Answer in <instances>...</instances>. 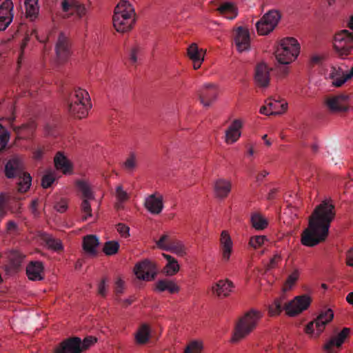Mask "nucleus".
<instances>
[{"label": "nucleus", "mask_w": 353, "mask_h": 353, "mask_svg": "<svg viewBox=\"0 0 353 353\" xmlns=\"http://www.w3.org/2000/svg\"><path fill=\"white\" fill-rule=\"evenodd\" d=\"M281 19L277 10H270L265 13L256 23V30L260 35H267L276 28Z\"/></svg>", "instance_id": "obj_8"}, {"label": "nucleus", "mask_w": 353, "mask_h": 353, "mask_svg": "<svg viewBox=\"0 0 353 353\" xmlns=\"http://www.w3.org/2000/svg\"><path fill=\"white\" fill-rule=\"evenodd\" d=\"M54 165L56 170L64 175H71L74 172L73 163L62 152H58L55 154Z\"/></svg>", "instance_id": "obj_25"}, {"label": "nucleus", "mask_w": 353, "mask_h": 353, "mask_svg": "<svg viewBox=\"0 0 353 353\" xmlns=\"http://www.w3.org/2000/svg\"><path fill=\"white\" fill-rule=\"evenodd\" d=\"M46 245L48 248L54 250H61L63 249V245L59 239H54L51 236L46 238Z\"/></svg>", "instance_id": "obj_55"}, {"label": "nucleus", "mask_w": 353, "mask_h": 353, "mask_svg": "<svg viewBox=\"0 0 353 353\" xmlns=\"http://www.w3.org/2000/svg\"><path fill=\"white\" fill-rule=\"evenodd\" d=\"M168 251L179 256H184L187 254V248L184 243L179 240L172 241Z\"/></svg>", "instance_id": "obj_42"}, {"label": "nucleus", "mask_w": 353, "mask_h": 353, "mask_svg": "<svg viewBox=\"0 0 353 353\" xmlns=\"http://www.w3.org/2000/svg\"><path fill=\"white\" fill-rule=\"evenodd\" d=\"M24 3L27 17L35 18L39 12L38 0H25Z\"/></svg>", "instance_id": "obj_43"}, {"label": "nucleus", "mask_w": 353, "mask_h": 353, "mask_svg": "<svg viewBox=\"0 0 353 353\" xmlns=\"http://www.w3.org/2000/svg\"><path fill=\"white\" fill-rule=\"evenodd\" d=\"M335 214L334 204L331 199H325L317 205L308 219L307 228L302 232V245L314 247L325 241Z\"/></svg>", "instance_id": "obj_2"}, {"label": "nucleus", "mask_w": 353, "mask_h": 353, "mask_svg": "<svg viewBox=\"0 0 353 353\" xmlns=\"http://www.w3.org/2000/svg\"><path fill=\"white\" fill-rule=\"evenodd\" d=\"M125 290V281L121 278H117L115 281V292L122 294Z\"/></svg>", "instance_id": "obj_59"}, {"label": "nucleus", "mask_w": 353, "mask_h": 353, "mask_svg": "<svg viewBox=\"0 0 353 353\" xmlns=\"http://www.w3.org/2000/svg\"><path fill=\"white\" fill-rule=\"evenodd\" d=\"M133 272L138 279L150 281L156 277L157 268L155 263L145 259L135 264Z\"/></svg>", "instance_id": "obj_10"}, {"label": "nucleus", "mask_w": 353, "mask_h": 353, "mask_svg": "<svg viewBox=\"0 0 353 353\" xmlns=\"http://www.w3.org/2000/svg\"><path fill=\"white\" fill-rule=\"evenodd\" d=\"M235 288L234 283L229 279H221L213 283L210 290L216 297L224 299L230 296Z\"/></svg>", "instance_id": "obj_18"}, {"label": "nucleus", "mask_w": 353, "mask_h": 353, "mask_svg": "<svg viewBox=\"0 0 353 353\" xmlns=\"http://www.w3.org/2000/svg\"><path fill=\"white\" fill-rule=\"evenodd\" d=\"M141 52V48L137 46L132 47L130 52V59L132 63L138 61V57Z\"/></svg>", "instance_id": "obj_58"}, {"label": "nucleus", "mask_w": 353, "mask_h": 353, "mask_svg": "<svg viewBox=\"0 0 353 353\" xmlns=\"http://www.w3.org/2000/svg\"><path fill=\"white\" fill-rule=\"evenodd\" d=\"M251 223L256 230H263L268 227L267 219L261 214L255 213L251 216Z\"/></svg>", "instance_id": "obj_41"}, {"label": "nucleus", "mask_w": 353, "mask_h": 353, "mask_svg": "<svg viewBox=\"0 0 353 353\" xmlns=\"http://www.w3.org/2000/svg\"><path fill=\"white\" fill-rule=\"evenodd\" d=\"M10 196L8 193L1 192L0 193V219L1 220L8 215L10 210L8 205Z\"/></svg>", "instance_id": "obj_44"}, {"label": "nucleus", "mask_w": 353, "mask_h": 353, "mask_svg": "<svg viewBox=\"0 0 353 353\" xmlns=\"http://www.w3.org/2000/svg\"><path fill=\"white\" fill-rule=\"evenodd\" d=\"M219 248L222 261L225 263H229L234 253V242L227 230L221 232Z\"/></svg>", "instance_id": "obj_17"}, {"label": "nucleus", "mask_w": 353, "mask_h": 353, "mask_svg": "<svg viewBox=\"0 0 353 353\" xmlns=\"http://www.w3.org/2000/svg\"><path fill=\"white\" fill-rule=\"evenodd\" d=\"M218 87L214 83H205L199 90L200 103L204 108H210L217 99Z\"/></svg>", "instance_id": "obj_16"}, {"label": "nucleus", "mask_w": 353, "mask_h": 353, "mask_svg": "<svg viewBox=\"0 0 353 353\" xmlns=\"http://www.w3.org/2000/svg\"><path fill=\"white\" fill-rule=\"evenodd\" d=\"M151 329L147 324L141 325L135 334V340L138 344L146 343L150 337Z\"/></svg>", "instance_id": "obj_36"}, {"label": "nucleus", "mask_w": 353, "mask_h": 353, "mask_svg": "<svg viewBox=\"0 0 353 353\" xmlns=\"http://www.w3.org/2000/svg\"><path fill=\"white\" fill-rule=\"evenodd\" d=\"M234 43L240 52H248L251 48L250 33L248 28L239 26L233 30Z\"/></svg>", "instance_id": "obj_12"}, {"label": "nucleus", "mask_w": 353, "mask_h": 353, "mask_svg": "<svg viewBox=\"0 0 353 353\" xmlns=\"http://www.w3.org/2000/svg\"><path fill=\"white\" fill-rule=\"evenodd\" d=\"M288 108V103L285 101L268 99L263 105L260 108L259 112L264 115L281 114Z\"/></svg>", "instance_id": "obj_22"}, {"label": "nucleus", "mask_w": 353, "mask_h": 353, "mask_svg": "<svg viewBox=\"0 0 353 353\" xmlns=\"http://www.w3.org/2000/svg\"><path fill=\"white\" fill-rule=\"evenodd\" d=\"M334 48L341 56L348 54L353 49V32L343 30L336 34Z\"/></svg>", "instance_id": "obj_9"}, {"label": "nucleus", "mask_w": 353, "mask_h": 353, "mask_svg": "<svg viewBox=\"0 0 353 353\" xmlns=\"http://www.w3.org/2000/svg\"><path fill=\"white\" fill-rule=\"evenodd\" d=\"M204 350V342L200 339L190 340L184 347L183 353H202Z\"/></svg>", "instance_id": "obj_34"}, {"label": "nucleus", "mask_w": 353, "mask_h": 353, "mask_svg": "<svg viewBox=\"0 0 353 353\" xmlns=\"http://www.w3.org/2000/svg\"><path fill=\"white\" fill-rule=\"evenodd\" d=\"M116 230L121 238L127 239L130 236V227L124 223H120L116 225Z\"/></svg>", "instance_id": "obj_54"}, {"label": "nucleus", "mask_w": 353, "mask_h": 353, "mask_svg": "<svg viewBox=\"0 0 353 353\" xmlns=\"http://www.w3.org/2000/svg\"><path fill=\"white\" fill-rule=\"evenodd\" d=\"M301 46L299 41L293 37H285L279 40L274 50V57L280 65H290L299 56Z\"/></svg>", "instance_id": "obj_6"}, {"label": "nucleus", "mask_w": 353, "mask_h": 353, "mask_svg": "<svg viewBox=\"0 0 353 353\" xmlns=\"http://www.w3.org/2000/svg\"><path fill=\"white\" fill-rule=\"evenodd\" d=\"M262 317L259 310L252 309L236 321L231 337V342L237 343L249 336L256 327Z\"/></svg>", "instance_id": "obj_4"}, {"label": "nucleus", "mask_w": 353, "mask_h": 353, "mask_svg": "<svg viewBox=\"0 0 353 353\" xmlns=\"http://www.w3.org/2000/svg\"><path fill=\"white\" fill-rule=\"evenodd\" d=\"M26 274L30 280L41 281L44 278V267L41 262L32 261L26 268Z\"/></svg>", "instance_id": "obj_30"}, {"label": "nucleus", "mask_w": 353, "mask_h": 353, "mask_svg": "<svg viewBox=\"0 0 353 353\" xmlns=\"http://www.w3.org/2000/svg\"><path fill=\"white\" fill-rule=\"evenodd\" d=\"M311 303L312 298L310 296L302 294L294 297L285 303L283 309L288 316L294 317L307 310L310 307Z\"/></svg>", "instance_id": "obj_7"}, {"label": "nucleus", "mask_w": 353, "mask_h": 353, "mask_svg": "<svg viewBox=\"0 0 353 353\" xmlns=\"http://www.w3.org/2000/svg\"><path fill=\"white\" fill-rule=\"evenodd\" d=\"M243 125V119H234L231 121L224 133V141L227 145H233L240 139Z\"/></svg>", "instance_id": "obj_15"}, {"label": "nucleus", "mask_w": 353, "mask_h": 353, "mask_svg": "<svg viewBox=\"0 0 353 353\" xmlns=\"http://www.w3.org/2000/svg\"><path fill=\"white\" fill-rule=\"evenodd\" d=\"M268 241L266 236L264 235H256L251 236L249 241V245L252 248L256 250L263 245Z\"/></svg>", "instance_id": "obj_52"}, {"label": "nucleus", "mask_w": 353, "mask_h": 353, "mask_svg": "<svg viewBox=\"0 0 353 353\" xmlns=\"http://www.w3.org/2000/svg\"><path fill=\"white\" fill-rule=\"evenodd\" d=\"M350 333V329L344 327L339 333L332 338L325 345L327 353H335L336 349L339 348L345 342Z\"/></svg>", "instance_id": "obj_26"}, {"label": "nucleus", "mask_w": 353, "mask_h": 353, "mask_svg": "<svg viewBox=\"0 0 353 353\" xmlns=\"http://www.w3.org/2000/svg\"><path fill=\"white\" fill-rule=\"evenodd\" d=\"M270 66L263 61L258 63L254 68V81L260 89H267L270 85Z\"/></svg>", "instance_id": "obj_14"}, {"label": "nucleus", "mask_w": 353, "mask_h": 353, "mask_svg": "<svg viewBox=\"0 0 353 353\" xmlns=\"http://www.w3.org/2000/svg\"><path fill=\"white\" fill-rule=\"evenodd\" d=\"M57 58L61 61L66 60L71 54L70 47L66 37L61 34L56 45Z\"/></svg>", "instance_id": "obj_31"}, {"label": "nucleus", "mask_w": 353, "mask_h": 353, "mask_svg": "<svg viewBox=\"0 0 353 353\" xmlns=\"http://www.w3.org/2000/svg\"><path fill=\"white\" fill-rule=\"evenodd\" d=\"M154 290L158 292L168 291L170 294H176L179 292L180 287L174 281L164 279L155 283Z\"/></svg>", "instance_id": "obj_32"}, {"label": "nucleus", "mask_w": 353, "mask_h": 353, "mask_svg": "<svg viewBox=\"0 0 353 353\" xmlns=\"http://www.w3.org/2000/svg\"><path fill=\"white\" fill-rule=\"evenodd\" d=\"M325 104L332 113L347 112L350 107V97L346 94L331 96L325 99Z\"/></svg>", "instance_id": "obj_13"}, {"label": "nucleus", "mask_w": 353, "mask_h": 353, "mask_svg": "<svg viewBox=\"0 0 353 353\" xmlns=\"http://www.w3.org/2000/svg\"><path fill=\"white\" fill-rule=\"evenodd\" d=\"M172 241V235L168 232H165L159 236L158 240L155 241V243L158 248L168 251Z\"/></svg>", "instance_id": "obj_45"}, {"label": "nucleus", "mask_w": 353, "mask_h": 353, "mask_svg": "<svg viewBox=\"0 0 353 353\" xmlns=\"http://www.w3.org/2000/svg\"><path fill=\"white\" fill-rule=\"evenodd\" d=\"M92 106L90 96L85 89L76 87L72 90L67 102V110L72 117L79 119L86 117Z\"/></svg>", "instance_id": "obj_3"}, {"label": "nucleus", "mask_w": 353, "mask_h": 353, "mask_svg": "<svg viewBox=\"0 0 353 353\" xmlns=\"http://www.w3.org/2000/svg\"><path fill=\"white\" fill-rule=\"evenodd\" d=\"M137 165V156L132 153L130 154L123 163V168L128 172H133Z\"/></svg>", "instance_id": "obj_51"}, {"label": "nucleus", "mask_w": 353, "mask_h": 353, "mask_svg": "<svg viewBox=\"0 0 353 353\" xmlns=\"http://www.w3.org/2000/svg\"><path fill=\"white\" fill-rule=\"evenodd\" d=\"M232 182L230 179L219 177L212 183V192L215 199L218 200L225 199L232 191Z\"/></svg>", "instance_id": "obj_19"}, {"label": "nucleus", "mask_w": 353, "mask_h": 353, "mask_svg": "<svg viewBox=\"0 0 353 353\" xmlns=\"http://www.w3.org/2000/svg\"><path fill=\"white\" fill-rule=\"evenodd\" d=\"M282 256L281 254L279 252L275 253L269 261V263L268 264V268L269 269H273L275 268L279 263L281 261Z\"/></svg>", "instance_id": "obj_56"}, {"label": "nucleus", "mask_w": 353, "mask_h": 353, "mask_svg": "<svg viewBox=\"0 0 353 353\" xmlns=\"http://www.w3.org/2000/svg\"><path fill=\"white\" fill-rule=\"evenodd\" d=\"M24 158L19 154L12 156L5 165V174L8 179L19 176L23 172Z\"/></svg>", "instance_id": "obj_20"}, {"label": "nucleus", "mask_w": 353, "mask_h": 353, "mask_svg": "<svg viewBox=\"0 0 353 353\" xmlns=\"http://www.w3.org/2000/svg\"><path fill=\"white\" fill-rule=\"evenodd\" d=\"M334 312L330 308L324 309L320 311L316 319L319 325L325 330L326 326L332 322L334 319Z\"/></svg>", "instance_id": "obj_35"}, {"label": "nucleus", "mask_w": 353, "mask_h": 353, "mask_svg": "<svg viewBox=\"0 0 353 353\" xmlns=\"http://www.w3.org/2000/svg\"><path fill=\"white\" fill-rule=\"evenodd\" d=\"M97 342V339L93 336H89L81 342V352L83 350H86L89 348L91 345H94Z\"/></svg>", "instance_id": "obj_57"}, {"label": "nucleus", "mask_w": 353, "mask_h": 353, "mask_svg": "<svg viewBox=\"0 0 353 353\" xmlns=\"http://www.w3.org/2000/svg\"><path fill=\"white\" fill-rule=\"evenodd\" d=\"M13 3L5 0L0 6V30H6L13 20Z\"/></svg>", "instance_id": "obj_24"}, {"label": "nucleus", "mask_w": 353, "mask_h": 353, "mask_svg": "<svg viewBox=\"0 0 353 353\" xmlns=\"http://www.w3.org/2000/svg\"><path fill=\"white\" fill-rule=\"evenodd\" d=\"M300 276V270L294 269L287 276L285 281L283 283L282 291L285 292L290 291L295 286Z\"/></svg>", "instance_id": "obj_38"}, {"label": "nucleus", "mask_w": 353, "mask_h": 353, "mask_svg": "<svg viewBox=\"0 0 353 353\" xmlns=\"http://www.w3.org/2000/svg\"><path fill=\"white\" fill-rule=\"evenodd\" d=\"M346 263L347 265L353 267V248L350 249L347 252Z\"/></svg>", "instance_id": "obj_63"}, {"label": "nucleus", "mask_w": 353, "mask_h": 353, "mask_svg": "<svg viewBox=\"0 0 353 353\" xmlns=\"http://www.w3.org/2000/svg\"><path fill=\"white\" fill-rule=\"evenodd\" d=\"M56 179V174L54 172H46L41 180V185L43 188H48L54 182Z\"/></svg>", "instance_id": "obj_53"}, {"label": "nucleus", "mask_w": 353, "mask_h": 353, "mask_svg": "<svg viewBox=\"0 0 353 353\" xmlns=\"http://www.w3.org/2000/svg\"><path fill=\"white\" fill-rule=\"evenodd\" d=\"M54 208L59 212H64L68 209V203L65 200H61L55 205Z\"/></svg>", "instance_id": "obj_61"}, {"label": "nucleus", "mask_w": 353, "mask_h": 353, "mask_svg": "<svg viewBox=\"0 0 353 353\" xmlns=\"http://www.w3.org/2000/svg\"><path fill=\"white\" fill-rule=\"evenodd\" d=\"M323 332V327L315 319L308 323L305 328L306 334L313 339L318 338Z\"/></svg>", "instance_id": "obj_39"}, {"label": "nucleus", "mask_w": 353, "mask_h": 353, "mask_svg": "<svg viewBox=\"0 0 353 353\" xmlns=\"http://www.w3.org/2000/svg\"><path fill=\"white\" fill-rule=\"evenodd\" d=\"M19 191L21 192H25L28 191L31 185L32 178L28 173H22L19 176Z\"/></svg>", "instance_id": "obj_48"}, {"label": "nucleus", "mask_w": 353, "mask_h": 353, "mask_svg": "<svg viewBox=\"0 0 353 353\" xmlns=\"http://www.w3.org/2000/svg\"><path fill=\"white\" fill-rule=\"evenodd\" d=\"M218 11L228 19H233L237 16L236 6L231 2H225L218 8Z\"/></svg>", "instance_id": "obj_37"}, {"label": "nucleus", "mask_w": 353, "mask_h": 353, "mask_svg": "<svg viewBox=\"0 0 353 353\" xmlns=\"http://www.w3.org/2000/svg\"><path fill=\"white\" fill-rule=\"evenodd\" d=\"M162 256L166 260L162 270L163 273L167 276L176 275L181 269L178 260L170 254L163 253Z\"/></svg>", "instance_id": "obj_29"}, {"label": "nucleus", "mask_w": 353, "mask_h": 353, "mask_svg": "<svg viewBox=\"0 0 353 353\" xmlns=\"http://www.w3.org/2000/svg\"><path fill=\"white\" fill-rule=\"evenodd\" d=\"M94 200H83L81 203V218L83 221L94 220L96 216L91 207V202Z\"/></svg>", "instance_id": "obj_40"}, {"label": "nucleus", "mask_w": 353, "mask_h": 353, "mask_svg": "<svg viewBox=\"0 0 353 353\" xmlns=\"http://www.w3.org/2000/svg\"><path fill=\"white\" fill-rule=\"evenodd\" d=\"M135 10L126 0L120 1L114 9L113 25L118 32L125 33L131 30L135 23Z\"/></svg>", "instance_id": "obj_5"}, {"label": "nucleus", "mask_w": 353, "mask_h": 353, "mask_svg": "<svg viewBox=\"0 0 353 353\" xmlns=\"http://www.w3.org/2000/svg\"><path fill=\"white\" fill-rule=\"evenodd\" d=\"M144 207L152 214H159L164 208L163 195L155 192L145 197Z\"/></svg>", "instance_id": "obj_21"}, {"label": "nucleus", "mask_w": 353, "mask_h": 353, "mask_svg": "<svg viewBox=\"0 0 353 353\" xmlns=\"http://www.w3.org/2000/svg\"><path fill=\"white\" fill-rule=\"evenodd\" d=\"M206 50L201 48L196 43H192L187 48V55L192 61L193 68L198 70L205 60Z\"/></svg>", "instance_id": "obj_23"}, {"label": "nucleus", "mask_w": 353, "mask_h": 353, "mask_svg": "<svg viewBox=\"0 0 353 353\" xmlns=\"http://www.w3.org/2000/svg\"><path fill=\"white\" fill-rule=\"evenodd\" d=\"M63 11L68 15H76L82 19L86 17L90 10L91 6L79 0H63L61 3Z\"/></svg>", "instance_id": "obj_11"}, {"label": "nucleus", "mask_w": 353, "mask_h": 353, "mask_svg": "<svg viewBox=\"0 0 353 353\" xmlns=\"http://www.w3.org/2000/svg\"><path fill=\"white\" fill-rule=\"evenodd\" d=\"M97 290L99 295L105 296L107 294V285L105 279L99 283Z\"/></svg>", "instance_id": "obj_60"}, {"label": "nucleus", "mask_w": 353, "mask_h": 353, "mask_svg": "<svg viewBox=\"0 0 353 353\" xmlns=\"http://www.w3.org/2000/svg\"><path fill=\"white\" fill-rule=\"evenodd\" d=\"M114 196L117 199L116 205L117 208H120L121 204L124 202H126L129 199L128 193L121 185H119L116 187Z\"/></svg>", "instance_id": "obj_47"}, {"label": "nucleus", "mask_w": 353, "mask_h": 353, "mask_svg": "<svg viewBox=\"0 0 353 353\" xmlns=\"http://www.w3.org/2000/svg\"><path fill=\"white\" fill-rule=\"evenodd\" d=\"M99 245V240L95 235H88L83 239L82 246L83 252L89 256L94 257L97 256Z\"/></svg>", "instance_id": "obj_28"}, {"label": "nucleus", "mask_w": 353, "mask_h": 353, "mask_svg": "<svg viewBox=\"0 0 353 353\" xmlns=\"http://www.w3.org/2000/svg\"><path fill=\"white\" fill-rule=\"evenodd\" d=\"M18 225L16 222L9 221L6 224V230L9 233H15L17 232Z\"/></svg>", "instance_id": "obj_62"}, {"label": "nucleus", "mask_w": 353, "mask_h": 353, "mask_svg": "<svg viewBox=\"0 0 353 353\" xmlns=\"http://www.w3.org/2000/svg\"><path fill=\"white\" fill-rule=\"evenodd\" d=\"M335 214L334 204L331 199H325L317 205L308 219L307 228L302 232V245L314 247L325 241Z\"/></svg>", "instance_id": "obj_1"}, {"label": "nucleus", "mask_w": 353, "mask_h": 353, "mask_svg": "<svg viewBox=\"0 0 353 353\" xmlns=\"http://www.w3.org/2000/svg\"><path fill=\"white\" fill-rule=\"evenodd\" d=\"M10 139V133L8 129L0 124V152L6 149Z\"/></svg>", "instance_id": "obj_50"}, {"label": "nucleus", "mask_w": 353, "mask_h": 353, "mask_svg": "<svg viewBox=\"0 0 353 353\" xmlns=\"http://www.w3.org/2000/svg\"><path fill=\"white\" fill-rule=\"evenodd\" d=\"M54 353H81L80 339L73 338L63 341L55 348Z\"/></svg>", "instance_id": "obj_27"}, {"label": "nucleus", "mask_w": 353, "mask_h": 353, "mask_svg": "<svg viewBox=\"0 0 353 353\" xmlns=\"http://www.w3.org/2000/svg\"><path fill=\"white\" fill-rule=\"evenodd\" d=\"M120 248V244L117 241H108L103 247V252L107 256H112L117 254Z\"/></svg>", "instance_id": "obj_46"}, {"label": "nucleus", "mask_w": 353, "mask_h": 353, "mask_svg": "<svg viewBox=\"0 0 353 353\" xmlns=\"http://www.w3.org/2000/svg\"><path fill=\"white\" fill-rule=\"evenodd\" d=\"M269 174V172L267 170H261L258 172L256 176V181L257 182H261Z\"/></svg>", "instance_id": "obj_64"}, {"label": "nucleus", "mask_w": 353, "mask_h": 353, "mask_svg": "<svg viewBox=\"0 0 353 353\" xmlns=\"http://www.w3.org/2000/svg\"><path fill=\"white\" fill-rule=\"evenodd\" d=\"M283 300L284 299L283 297L276 299L273 303L269 306L268 312L271 316H278L284 310V305H283Z\"/></svg>", "instance_id": "obj_49"}, {"label": "nucleus", "mask_w": 353, "mask_h": 353, "mask_svg": "<svg viewBox=\"0 0 353 353\" xmlns=\"http://www.w3.org/2000/svg\"><path fill=\"white\" fill-rule=\"evenodd\" d=\"M75 185L81 193V199L95 200V195L90 183L84 179H79L75 181Z\"/></svg>", "instance_id": "obj_33"}]
</instances>
